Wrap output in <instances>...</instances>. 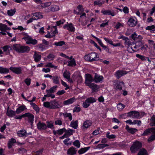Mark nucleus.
Returning <instances> with one entry per match:
<instances>
[{"instance_id": "1", "label": "nucleus", "mask_w": 155, "mask_h": 155, "mask_svg": "<svg viewBox=\"0 0 155 155\" xmlns=\"http://www.w3.org/2000/svg\"><path fill=\"white\" fill-rule=\"evenodd\" d=\"M13 49L17 52L20 53L28 52L30 50L28 46H21L19 44H15L13 46Z\"/></svg>"}, {"instance_id": "2", "label": "nucleus", "mask_w": 155, "mask_h": 155, "mask_svg": "<svg viewBox=\"0 0 155 155\" xmlns=\"http://www.w3.org/2000/svg\"><path fill=\"white\" fill-rule=\"evenodd\" d=\"M84 58L86 60L90 62L97 61L99 60L97 54L94 52H92L85 56Z\"/></svg>"}, {"instance_id": "3", "label": "nucleus", "mask_w": 155, "mask_h": 155, "mask_svg": "<svg viewBox=\"0 0 155 155\" xmlns=\"http://www.w3.org/2000/svg\"><path fill=\"white\" fill-rule=\"evenodd\" d=\"M23 34L24 36L22 38V39H24L26 41V43L27 44H31L35 45L37 43V41L36 40L33 39L31 37L28 35L27 34L23 33Z\"/></svg>"}, {"instance_id": "4", "label": "nucleus", "mask_w": 155, "mask_h": 155, "mask_svg": "<svg viewBox=\"0 0 155 155\" xmlns=\"http://www.w3.org/2000/svg\"><path fill=\"white\" fill-rule=\"evenodd\" d=\"M113 84L115 89L121 90L122 86L124 85V83L122 81L120 82L117 80H115L113 81Z\"/></svg>"}, {"instance_id": "5", "label": "nucleus", "mask_w": 155, "mask_h": 155, "mask_svg": "<svg viewBox=\"0 0 155 155\" xmlns=\"http://www.w3.org/2000/svg\"><path fill=\"white\" fill-rule=\"evenodd\" d=\"M62 106L59 104L58 101L55 100H53L50 101V109H55L60 108Z\"/></svg>"}, {"instance_id": "6", "label": "nucleus", "mask_w": 155, "mask_h": 155, "mask_svg": "<svg viewBox=\"0 0 155 155\" xmlns=\"http://www.w3.org/2000/svg\"><path fill=\"white\" fill-rule=\"evenodd\" d=\"M3 50V52H4L6 55L9 54L10 52L12 50V47L11 45H6L1 47Z\"/></svg>"}, {"instance_id": "7", "label": "nucleus", "mask_w": 155, "mask_h": 155, "mask_svg": "<svg viewBox=\"0 0 155 155\" xmlns=\"http://www.w3.org/2000/svg\"><path fill=\"white\" fill-rule=\"evenodd\" d=\"M124 71L123 70H119L115 72V75L117 78L119 79L122 76L127 74L129 72Z\"/></svg>"}, {"instance_id": "8", "label": "nucleus", "mask_w": 155, "mask_h": 155, "mask_svg": "<svg viewBox=\"0 0 155 155\" xmlns=\"http://www.w3.org/2000/svg\"><path fill=\"white\" fill-rule=\"evenodd\" d=\"M63 28L72 32H74L75 30V28L72 23L64 25L63 26Z\"/></svg>"}, {"instance_id": "9", "label": "nucleus", "mask_w": 155, "mask_h": 155, "mask_svg": "<svg viewBox=\"0 0 155 155\" xmlns=\"http://www.w3.org/2000/svg\"><path fill=\"white\" fill-rule=\"evenodd\" d=\"M85 76V83L87 85L92 83V82L94 80V79H93L91 75L90 74H86Z\"/></svg>"}, {"instance_id": "10", "label": "nucleus", "mask_w": 155, "mask_h": 155, "mask_svg": "<svg viewBox=\"0 0 155 155\" xmlns=\"http://www.w3.org/2000/svg\"><path fill=\"white\" fill-rule=\"evenodd\" d=\"M25 117H27L28 119V122L31 123V125L33 124L34 116L29 113H25Z\"/></svg>"}, {"instance_id": "11", "label": "nucleus", "mask_w": 155, "mask_h": 155, "mask_svg": "<svg viewBox=\"0 0 155 155\" xmlns=\"http://www.w3.org/2000/svg\"><path fill=\"white\" fill-rule=\"evenodd\" d=\"M155 131V127H152L147 129L145 130L143 133L141 134L142 136H147L150 133H152Z\"/></svg>"}, {"instance_id": "12", "label": "nucleus", "mask_w": 155, "mask_h": 155, "mask_svg": "<svg viewBox=\"0 0 155 155\" xmlns=\"http://www.w3.org/2000/svg\"><path fill=\"white\" fill-rule=\"evenodd\" d=\"M37 128L39 130H45L46 129V124L39 121L37 124Z\"/></svg>"}, {"instance_id": "13", "label": "nucleus", "mask_w": 155, "mask_h": 155, "mask_svg": "<svg viewBox=\"0 0 155 155\" xmlns=\"http://www.w3.org/2000/svg\"><path fill=\"white\" fill-rule=\"evenodd\" d=\"M104 15H111L114 16L115 15L114 11L113 10H102L101 12Z\"/></svg>"}, {"instance_id": "14", "label": "nucleus", "mask_w": 155, "mask_h": 155, "mask_svg": "<svg viewBox=\"0 0 155 155\" xmlns=\"http://www.w3.org/2000/svg\"><path fill=\"white\" fill-rule=\"evenodd\" d=\"M9 69L13 72L17 74H19L21 73V69L20 67L16 68L11 67Z\"/></svg>"}, {"instance_id": "15", "label": "nucleus", "mask_w": 155, "mask_h": 155, "mask_svg": "<svg viewBox=\"0 0 155 155\" xmlns=\"http://www.w3.org/2000/svg\"><path fill=\"white\" fill-rule=\"evenodd\" d=\"M104 78L102 76L99 75L97 73H95L94 77V81L96 83L100 82L102 81Z\"/></svg>"}, {"instance_id": "16", "label": "nucleus", "mask_w": 155, "mask_h": 155, "mask_svg": "<svg viewBox=\"0 0 155 155\" xmlns=\"http://www.w3.org/2000/svg\"><path fill=\"white\" fill-rule=\"evenodd\" d=\"M77 150L75 148L73 147H71L68 150L67 153L68 155H74L76 153Z\"/></svg>"}, {"instance_id": "17", "label": "nucleus", "mask_w": 155, "mask_h": 155, "mask_svg": "<svg viewBox=\"0 0 155 155\" xmlns=\"http://www.w3.org/2000/svg\"><path fill=\"white\" fill-rule=\"evenodd\" d=\"M75 101V98L74 97L69 99L63 102V104L65 105H68L70 104H72Z\"/></svg>"}, {"instance_id": "18", "label": "nucleus", "mask_w": 155, "mask_h": 155, "mask_svg": "<svg viewBox=\"0 0 155 155\" xmlns=\"http://www.w3.org/2000/svg\"><path fill=\"white\" fill-rule=\"evenodd\" d=\"M127 23L130 26L133 27L135 26L136 21L133 18H130L129 19Z\"/></svg>"}, {"instance_id": "19", "label": "nucleus", "mask_w": 155, "mask_h": 155, "mask_svg": "<svg viewBox=\"0 0 155 155\" xmlns=\"http://www.w3.org/2000/svg\"><path fill=\"white\" fill-rule=\"evenodd\" d=\"M34 20H37L39 18H41L43 16L41 13L39 12H36L33 14Z\"/></svg>"}, {"instance_id": "20", "label": "nucleus", "mask_w": 155, "mask_h": 155, "mask_svg": "<svg viewBox=\"0 0 155 155\" xmlns=\"http://www.w3.org/2000/svg\"><path fill=\"white\" fill-rule=\"evenodd\" d=\"M25 109H26V108L25 105H23L17 108L16 110L15 111L16 114H19Z\"/></svg>"}, {"instance_id": "21", "label": "nucleus", "mask_w": 155, "mask_h": 155, "mask_svg": "<svg viewBox=\"0 0 155 155\" xmlns=\"http://www.w3.org/2000/svg\"><path fill=\"white\" fill-rule=\"evenodd\" d=\"M87 86H89L94 91H96L98 89L97 85L93 83H91Z\"/></svg>"}, {"instance_id": "22", "label": "nucleus", "mask_w": 155, "mask_h": 155, "mask_svg": "<svg viewBox=\"0 0 155 155\" xmlns=\"http://www.w3.org/2000/svg\"><path fill=\"white\" fill-rule=\"evenodd\" d=\"M17 134L18 136L20 137H23L24 136H26L27 133L25 130H22L18 132Z\"/></svg>"}, {"instance_id": "23", "label": "nucleus", "mask_w": 155, "mask_h": 155, "mask_svg": "<svg viewBox=\"0 0 155 155\" xmlns=\"http://www.w3.org/2000/svg\"><path fill=\"white\" fill-rule=\"evenodd\" d=\"M16 114V112L12 110H8V109L6 112L7 115L10 117H13Z\"/></svg>"}, {"instance_id": "24", "label": "nucleus", "mask_w": 155, "mask_h": 155, "mask_svg": "<svg viewBox=\"0 0 155 155\" xmlns=\"http://www.w3.org/2000/svg\"><path fill=\"white\" fill-rule=\"evenodd\" d=\"M137 155H148V153L145 149L142 148L140 150Z\"/></svg>"}, {"instance_id": "25", "label": "nucleus", "mask_w": 155, "mask_h": 155, "mask_svg": "<svg viewBox=\"0 0 155 155\" xmlns=\"http://www.w3.org/2000/svg\"><path fill=\"white\" fill-rule=\"evenodd\" d=\"M92 124L91 122L89 120H86L85 121L83 124V127L87 128L90 127Z\"/></svg>"}, {"instance_id": "26", "label": "nucleus", "mask_w": 155, "mask_h": 155, "mask_svg": "<svg viewBox=\"0 0 155 155\" xmlns=\"http://www.w3.org/2000/svg\"><path fill=\"white\" fill-rule=\"evenodd\" d=\"M57 87V86H54L51 87L50 89L47 90L46 92H48L49 94L54 93L56 91Z\"/></svg>"}, {"instance_id": "27", "label": "nucleus", "mask_w": 155, "mask_h": 155, "mask_svg": "<svg viewBox=\"0 0 155 155\" xmlns=\"http://www.w3.org/2000/svg\"><path fill=\"white\" fill-rule=\"evenodd\" d=\"M53 83L55 84H59V78L57 76H53L52 78Z\"/></svg>"}, {"instance_id": "28", "label": "nucleus", "mask_w": 155, "mask_h": 155, "mask_svg": "<svg viewBox=\"0 0 155 155\" xmlns=\"http://www.w3.org/2000/svg\"><path fill=\"white\" fill-rule=\"evenodd\" d=\"M9 72V69L0 66V73L6 74L8 73Z\"/></svg>"}, {"instance_id": "29", "label": "nucleus", "mask_w": 155, "mask_h": 155, "mask_svg": "<svg viewBox=\"0 0 155 155\" xmlns=\"http://www.w3.org/2000/svg\"><path fill=\"white\" fill-rule=\"evenodd\" d=\"M70 126L74 129L77 128L78 127V121L77 120L75 121H72L71 123Z\"/></svg>"}, {"instance_id": "30", "label": "nucleus", "mask_w": 155, "mask_h": 155, "mask_svg": "<svg viewBox=\"0 0 155 155\" xmlns=\"http://www.w3.org/2000/svg\"><path fill=\"white\" fill-rule=\"evenodd\" d=\"M155 140V131L152 133V134L147 139V141L149 143Z\"/></svg>"}, {"instance_id": "31", "label": "nucleus", "mask_w": 155, "mask_h": 155, "mask_svg": "<svg viewBox=\"0 0 155 155\" xmlns=\"http://www.w3.org/2000/svg\"><path fill=\"white\" fill-rule=\"evenodd\" d=\"M34 58L36 62H38L41 59V56L40 55L37 54L36 52H35L34 55Z\"/></svg>"}, {"instance_id": "32", "label": "nucleus", "mask_w": 155, "mask_h": 155, "mask_svg": "<svg viewBox=\"0 0 155 155\" xmlns=\"http://www.w3.org/2000/svg\"><path fill=\"white\" fill-rule=\"evenodd\" d=\"M30 104L36 112H39L40 110L39 108L35 103H31Z\"/></svg>"}, {"instance_id": "33", "label": "nucleus", "mask_w": 155, "mask_h": 155, "mask_svg": "<svg viewBox=\"0 0 155 155\" xmlns=\"http://www.w3.org/2000/svg\"><path fill=\"white\" fill-rule=\"evenodd\" d=\"M65 132V134L68 137L72 135L73 133L74 132V130L69 129L68 130H66Z\"/></svg>"}, {"instance_id": "34", "label": "nucleus", "mask_w": 155, "mask_h": 155, "mask_svg": "<svg viewBox=\"0 0 155 155\" xmlns=\"http://www.w3.org/2000/svg\"><path fill=\"white\" fill-rule=\"evenodd\" d=\"M47 125L46 124V129L48 128H50L51 129H54V126L53 125V123L52 122H46Z\"/></svg>"}, {"instance_id": "35", "label": "nucleus", "mask_w": 155, "mask_h": 155, "mask_svg": "<svg viewBox=\"0 0 155 155\" xmlns=\"http://www.w3.org/2000/svg\"><path fill=\"white\" fill-rule=\"evenodd\" d=\"M68 66H69L72 67L73 66H75L76 64L75 62V60L74 59H73L71 60L68 61Z\"/></svg>"}, {"instance_id": "36", "label": "nucleus", "mask_w": 155, "mask_h": 155, "mask_svg": "<svg viewBox=\"0 0 155 155\" xmlns=\"http://www.w3.org/2000/svg\"><path fill=\"white\" fill-rule=\"evenodd\" d=\"M127 116L129 117L132 118L136 117V111H131L127 113Z\"/></svg>"}, {"instance_id": "37", "label": "nucleus", "mask_w": 155, "mask_h": 155, "mask_svg": "<svg viewBox=\"0 0 155 155\" xmlns=\"http://www.w3.org/2000/svg\"><path fill=\"white\" fill-rule=\"evenodd\" d=\"M16 12V9L15 8L14 9H11L7 11L8 15L9 16H12Z\"/></svg>"}, {"instance_id": "38", "label": "nucleus", "mask_w": 155, "mask_h": 155, "mask_svg": "<svg viewBox=\"0 0 155 155\" xmlns=\"http://www.w3.org/2000/svg\"><path fill=\"white\" fill-rule=\"evenodd\" d=\"M150 125L151 126H155V115H153L150 119Z\"/></svg>"}, {"instance_id": "39", "label": "nucleus", "mask_w": 155, "mask_h": 155, "mask_svg": "<svg viewBox=\"0 0 155 155\" xmlns=\"http://www.w3.org/2000/svg\"><path fill=\"white\" fill-rule=\"evenodd\" d=\"M86 101L88 103L90 104L95 102L96 100L94 97H90L86 99Z\"/></svg>"}, {"instance_id": "40", "label": "nucleus", "mask_w": 155, "mask_h": 155, "mask_svg": "<svg viewBox=\"0 0 155 155\" xmlns=\"http://www.w3.org/2000/svg\"><path fill=\"white\" fill-rule=\"evenodd\" d=\"M144 115V113L143 112L136 111V118L140 119L142 118Z\"/></svg>"}, {"instance_id": "41", "label": "nucleus", "mask_w": 155, "mask_h": 155, "mask_svg": "<svg viewBox=\"0 0 155 155\" xmlns=\"http://www.w3.org/2000/svg\"><path fill=\"white\" fill-rule=\"evenodd\" d=\"M89 149V147L82 148L78 150V153L80 154H82L86 152Z\"/></svg>"}, {"instance_id": "42", "label": "nucleus", "mask_w": 155, "mask_h": 155, "mask_svg": "<svg viewBox=\"0 0 155 155\" xmlns=\"http://www.w3.org/2000/svg\"><path fill=\"white\" fill-rule=\"evenodd\" d=\"M51 12H54L57 11L59 10V7L57 5H52L51 7Z\"/></svg>"}, {"instance_id": "43", "label": "nucleus", "mask_w": 155, "mask_h": 155, "mask_svg": "<svg viewBox=\"0 0 155 155\" xmlns=\"http://www.w3.org/2000/svg\"><path fill=\"white\" fill-rule=\"evenodd\" d=\"M130 150L132 153H134L136 152V142H134L133 144L130 148Z\"/></svg>"}, {"instance_id": "44", "label": "nucleus", "mask_w": 155, "mask_h": 155, "mask_svg": "<svg viewBox=\"0 0 155 155\" xmlns=\"http://www.w3.org/2000/svg\"><path fill=\"white\" fill-rule=\"evenodd\" d=\"M63 76L64 78L67 79L70 77V74L68 71L66 70L63 73Z\"/></svg>"}, {"instance_id": "45", "label": "nucleus", "mask_w": 155, "mask_h": 155, "mask_svg": "<svg viewBox=\"0 0 155 155\" xmlns=\"http://www.w3.org/2000/svg\"><path fill=\"white\" fill-rule=\"evenodd\" d=\"M64 45H65V43L64 41L55 42L54 44V45L57 46H61Z\"/></svg>"}, {"instance_id": "46", "label": "nucleus", "mask_w": 155, "mask_h": 155, "mask_svg": "<svg viewBox=\"0 0 155 155\" xmlns=\"http://www.w3.org/2000/svg\"><path fill=\"white\" fill-rule=\"evenodd\" d=\"M51 4V2H47L43 3H42L41 5V7L42 8H44L50 6Z\"/></svg>"}, {"instance_id": "47", "label": "nucleus", "mask_w": 155, "mask_h": 155, "mask_svg": "<svg viewBox=\"0 0 155 155\" xmlns=\"http://www.w3.org/2000/svg\"><path fill=\"white\" fill-rule=\"evenodd\" d=\"M64 116L65 117H68L69 120H72V115L70 113H66L63 114Z\"/></svg>"}, {"instance_id": "48", "label": "nucleus", "mask_w": 155, "mask_h": 155, "mask_svg": "<svg viewBox=\"0 0 155 155\" xmlns=\"http://www.w3.org/2000/svg\"><path fill=\"white\" fill-rule=\"evenodd\" d=\"M137 39V40L139 39V41H137V42H139L140 44V46H142L143 45V43L142 42V39H143V37L141 35H138L137 37H136Z\"/></svg>"}, {"instance_id": "49", "label": "nucleus", "mask_w": 155, "mask_h": 155, "mask_svg": "<svg viewBox=\"0 0 155 155\" xmlns=\"http://www.w3.org/2000/svg\"><path fill=\"white\" fill-rule=\"evenodd\" d=\"M103 4V2L101 1V0L95 1H94V5H97L98 6H101Z\"/></svg>"}, {"instance_id": "50", "label": "nucleus", "mask_w": 155, "mask_h": 155, "mask_svg": "<svg viewBox=\"0 0 155 155\" xmlns=\"http://www.w3.org/2000/svg\"><path fill=\"white\" fill-rule=\"evenodd\" d=\"M7 27V25L2 23L0 24V30L2 31H5V28Z\"/></svg>"}, {"instance_id": "51", "label": "nucleus", "mask_w": 155, "mask_h": 155, "mask_svg": "<svg viewBox=\"0 0 155 155\" xmlns=\"http://www.w3.org/2000/svg\"><path fill=\"white\" fill-rule=\"evenodd\" d=\"M108 146H109V145L107 144H99L97 146V148L100 149H103Z\"/></svg>"}, {"instance_id": "52", "label": "nucleus", "mask_w": 155, "mask_h": 155, "mask_svg": "<svg viewBox=\"0 0 155 155\" xmlns=\"http://www.w3.org/2000/svg\"><path fill=\"white\" fill-rule=\"evenodd\" d=\"M136 57L139 58L142 61H145L146 60L145 57L143 55H141L139 54H136Z\"/></svg>"}, {"instance_id": "53", "label": "nucleus", "mask_w": 155, "mask_h": 155, "mask_svg": "<svg viewBox=\"0 0 155 155\" xmlns=\"http://www.w3.org/2000/svg\"><path fill=\"white\" fill-rule=\"evenodd\" d=\"M125 107V105L122 104H119L117 105V107L118 110H121Z\"/></svg>"}, {"instance_id": "54", "label": "nucleus", "mask_w": 155, "mask_h": 155, "mask_svg": "<svg viewBox=\"0 0 155 155\" xmlns=\"http://www.w3.org/2000/svg\"><path fill=\"white\" fill-rule=\"evenodd\" d=\"M106 137L109 139H114L115 137V136L114 134L110 135V132H108L106 135Z\"/></svg>"}, {"instance_id": "55", "label": "nucleus", "mask_w": 155, "mask_h": 155, "mask_svg": "<svg viewBox=\"0 0 155 155\" xmlns=\"http://www.w3.org/2000/svg\"><path fill=\"white\" fill-rule=\"evenodd\" d=\"M73 144L75 146L77 147L78 148H79L80 147V143L79 140H75L73 143Z\"/></svg>"}, {"instance_id": "56", "label": "nucleus", "mask_w": 155, "mask_h": 155, "mask_svg": "<svg viewBox=\"0 0 155 155\" xmlns=\"http://www.w3.org/2000/svg\"><path fill=\"white\" fill-rule=\"evenodd\" d=\"M140 49L142 50V51H143L144 52H146L147 50V48L148 47L147 45L146 44L143 45L142 46H141Z\"/></svg>"}, {"instance_id": "57", "label": "nucleus", "mask_w": 155, "mask_h": 155, "mask_svg": "<svg viewBox=\"0 0 155 155\" xmlns=\"http://www.w3.org/2000/svg\"><path fill=\"white\" fill-rule=\"evenodd\" d=\"M70 139V138H69L65 139L63 141L64 143L67 146L71 145V142H68Z\"/></svg>"}, {"instance_id": "58", "label": "nucleus", "mask_w": 155, "mask_h": 155, "mask_svg": "<svg viewBox=\"0 0 155 155\" xmlns=\"http://www.w3.org/2000/svg\"><path fill=\"white\" fill-rule=\"evenodd\" d=\"M58 130V134L59 135L62 134L64 132H65L66 131V130L65 128H63L62 129H61Z\"/></svg>"}, {"instance_id": "59", "label": "nucleus", "mask_w": 155, "mask_h": 155, "mask_svg": "<svg viewBox=\"0 0 155 155\" xmlns=\"http://www.w3.org/2000/svg\"><path fill=\"white\" fill-rule=\"evenodd\" d=\"M55 56L54 55L51 54H50L49 55H48L47 56V58H48L49 60V61L53 60L55 58Z\"/></svg>"}, {"instance_id": "60", "label": "nucleus", "mask_w": 155, "mask_h": 155, "mask_svg": "<svg viewBox=\"0 0 155 155\" xmlns=\"http://www.w3.org/2000/svg\"><path fill=\"white\" fill-rule=\"evenodd\" d=\"M44 106L46 108H49L50 109V101L49 102H45L44 103Z\"/></svg>"}, {"instance_id": "61", "label": "nucleus", "mask_w": 155, "mask_h": 155, "mask_svg": "<svg viewBox=\"0 0 155 155\" xmlns=\"http://www.w3.org/2000/svg\"><path fill=\"white\" fill-rule=\"evenodd\" d=\"M46 67H50L51 68H54L55 69H56L57 68V66L54 65L51 63H48L46 65Z\"/></svg>"}, {"instance_id": "62", "label": "nucleus", "mask_w": 155, "mask_h": 155, "mask_svg": "<svg viewBox=\"0 0 155 155\" xmlns=\"http://www.w3.org/2000/svg\"><path fill=\"white\" fill-rule=\"evenodd\" d=\"M81 110V108L79 107V106H78L77 107H75L74 110H73V112L74 113L75 112H78Z\"/></svg>"}, {"instance_id": "63", "label": "nucleus", "mask_w": 155, "mask_h": 155, "mask_svg": "<svg viewBox=\"0 0 155 155\" xmlns=\"http://www.w3.org/2000/svg\"><path fill=\"white\" fill-rule=\"evenodd\" d=\"M77 8L80 12L82 13L84 11V9L82 6L81 5H79L77 7Z\"/></svg>"}, {"instance_id": "64", "label": "nucleus", "mask_w": 155, "mask_h": 155, "mask_svg": "<svg viewBox=\"0 0 155 155\" xmlns=\"http://www.w3.org/2000/svg\"><path fill=\"white\" fill-rule=\"evenodd\" d=\"M90 106L89 103H88L87 102L85 101V102L83 103V106L84 108H87Z\"/></svg>"}]
</instances>
